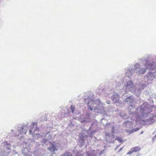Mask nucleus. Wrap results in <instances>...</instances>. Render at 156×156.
Instances as JSON below:
<instances>
[{"label": "nucleus", "mask_w": 156, "mask_h": 156, "mask_svg": "<svg viewBox=\"0 0 156 156\" xmlns=\"http://www.w3.org/2000/svg\"><path fill=\"white\" fill-rule=\"evenodd\" d=\"M135 72V71L134 68V65H129V66L125 69V73L126 74V76L123 78V80H125L127 78L129 79V77L131 76Z\"/></svg>", "instance_id": "obj_9"}, {"label": "nucleus", "mask_w": 156, "mask_h": 156, "mask_svg": "<svg viewBox=\"0 0 156 156\" xmlns=\"http://www.w3.org/2000/svg\"><path fill=\"white\" fill-rule=\"evenodd\" d=\"M151 55H147L139 59V60L140 62L144 65L147 69L153 70L156 68V63L153 61H151Z\"/></svg>", "instance_id": "obj_3"}, {"label": "nucleus", "mask_w": 156, "mask_h": 156, "mask_svg": "<svg viewBox=\"0 0 156 156\" xmlns=\"http://www.w3.org/2000/svg\"><path fill=\"white\" fill-rule=\"evenodd\" d=\"M11 131L12 132H13L14 131V130L13 129H12L11 130Z\"/></svg>", "instance_id": "obj_43"}, {"label": "nucleus", "mask_w": 156, "mask_h": 156, "mask_svg": "<svg viewBox=\"0 0 156 156\" xmlns=\"http://www.w3.org/2000/svg\"><path fill=\"white\" fill-rule=\"evenodd\" d=\"M101 122L103 125L107 124L106 120L104 118H102L101 119Z\"/></svg>", "instance_id": "obj_25"}, {"label": "nucleus", "mask_w": 156, "mask_h": 156, "mask_svg": "<svg viewBox=\"0 0 156 156\" xmlns=\"http://www.w3.org/2000/svg\"><path fill=\"white\" fill-rule=\"evenodd\" d=\"M89 122V120L87 119L83 118L81 120V122L82 123H84Z\"/></svg>", "instance_id": "obj_23"}, {"label": "nucleus", "mask_w": 156, "mask_h": 156, "mask_svg": "<svg viewBox=\"0 0 156 156\" xmlns=\"http://www.w3.org/2000/svg\"><path fill=\"white\" fill-rule=\"evenodd\" d=\"M145 80H141L137 83L136 87L138 93H140L141 90L144 89L148 85V83Z\"/></svg>", "instance_id": "obj_12"}, {"label": "nucleus", "mask_w": 156, "mask_h": 156, "mask_svg": "<svg viewBox=\"0 0 156 156\" xmlns=\"http://www.w3.org/2000/svg\"><path fill=\"white\" fill-rule=\"evenodd\" d=\"M85 102L87 105L88 109L92 111L93 110H97L100 108V105H101V101L99 99L97 98L94 99L90 97H88L84 100Z\"/></svg>", "instance_id": "obj_4"}, {"label": "nucleus", "mask_w": 156, "mask_h": 156, "mask_svg": "<svg viewBox=\"0 0 156 156\" xmlns=\"http://www.w3.org/2000/svg\"><path fill=\"white\" fill-rule=\"evenodd\" d=\"M86 156H95V155L93 153L87 152H86Z\"/></svg>", "instance_id": "obj_28"}, {"label": "nucleus", "mask_w": 156, "mask_h": 156, "mask_svg": "<svg viewBox=\"0 0 156 156\" xmlns=\"http://www.w3.org/2000/svg\"><path fill=\"white\" fill-rule=\"evenodd\" d=\"M70 109L72 113H73L75 109V106L74 105H71L70 107Z\"/></svg>", "instance_id": "obj_26"}, {"label": "nucleus", "mask_w": 156, "mask_h": 156, "mask_svg": "<svg viewBox=\"0 0 156 156\" xmlns=\"http://www.w3.org/2000/svg\"><path fill=\"white\" fill-rule=\"evenodd\" d=\"M133 152H136L140 150V148L139 147L136 146L131 148Z\"/></svg>", "instance_id": "obj_21"}, {"label": "nucleus", "mask_w": 156, "mask_h": 156, "mask_svg": "<svg viewBox=\"0 0 156 156\" xmlns=\"http://www.w3.org/2000/svg\"><path fill=\"white\" fill-rule=\"evenodd\" d=\"M71 154L69 152H66L62 155V156H71Z\"/></svg>", "instance_id": "obj_30"}, {"label": "nucleus", "mask_w": 156, "mask_h": 156, "mask_svg": "<svg viewBox=\"0 0 156 156\" xmlns=\"http://www.w3.org/2000/svg\"><path fill=\"white\" fill-rule=\"evenodd\" d=\"M134 68L135 73L138 75L144 74L146 72L147 70L145 67V68H144L138 63H136L134 64Z\"/></svg>", "instance_id": "obj_10"}, {"label": "nucleus", "mask_w": 156, "mask_h": 156, "mask_svg": "<svg viewBox=\"0 0 156 156\" xmlns=\"http://www.w3.org/2000/svg\"><path fill=\"white\" fill-rule=\"evenodd\" d=\"M23 156H31V153L30 152L28 148H24L22 149Z\"/></svg>", "instance_id": "obj_16"}, {"label": "nucleus", "mask_w": 156, "mask_h": 156, "mask_svg": "<svg viewBox=\"0 0 156 156\" xmlns=\"http://www.w3.org/2000/svg\"><path fill=\"white\" fill-rule=\"evenodd\" d=\"M134 109V104L129 105V106L128 108V109L129 111V113L130 114H132L133 113Z\"/></svg>", "instance_id": "obj_19"}, {"label": "nucleus", "mask_w": 156, "mask_h": 156, "mask_svg": "<svg viewBox=\"0 0 156 156\" xmlns=\"http://www.w3.org/2000/svg\"><path fill=\"white\" fill-rule=\"evenodd\" d=\"M156 138V134L154 136V138H153V139H154V138Z\"/></svg>", "instance_id": "obj_42"}, {"label": "nucleus", "mask_w": 156, "mask_h": 156, "mask_svg": "<svg viewBox=\"0 0 156 156\" xmlns=\"http://www.w3.org/2000/svg\"><path fill=\"white\" fill-rule=\"evenodd\" d=\"M17 131L14 133L13 134L18 139L24 140V135L27 133L28 125L25 124H19L16 126Z\"/></svg>", "instance_id": "obj_5"}, {"label": "nucleus", "mask_w": 156, "mask_h": 156, "mask_svg": "<svg viewBox=\"0 0 156 156\" xmlns=\"http://www.w3.org/2000/svg\"><path fill=\"white\" fill-rule=\"evenodd\" d=\"M120 94L122 96V98L125 102L129 105L134 104V98L133 95H128L126 93H123V91H122Z\"/></svg>", "instance_id": "obj_8"}, {"label": "nucleus", "mask_w": 156, "mask_h": 156, "mask_svg": "<svg viewBox=\"0 0 156 156\" xmlns=\"http://www.w3.org/2000/svg\"><path fill=\"white\" fill-rule=\"evenodd\" d=\"M139 129L137 128L136 129H134L131 130H129V129H126V131L129 134H131L133 133L134 132H136Z\"/></svg>", "instance_id": "obj_20"}, {"label": "nucleus", "mask_w": 156, "mask_h": 156, "mask_svg": "<svg viewBox=\"0 0 156 156\" xmlns=\"http://www.w3.org/2000/svg\"><path fill=\"white\" fill-rule=\"evenodd\" d=\"M77 156H83V155H81V154H80L78 155Z\"/></svg>", "instance_id": "obj_41"}, {"label": "nucleus", "mask_w": 156, "mask_h": 156, "mask_svg": "<svg viewBox=\"0 0 156 156\" xmlns=\"http://www.w3.org/2000/svg\"><path fill=\"white\" fill-rule=\"evenodd\" d=\"M86 115L89 118L90 117V114L89 112H87L86 113Z\"/></svg>", "instance_id": "obj_35"}, {"label": "nucleus", "mask_w": 156, "mask_h": 156, "mask_svg": "<svg viewBox=\"0 0 156 156\" xmlns=\"http://www.w3.org/2000/svg\"><path fill=\"white\" fill-rule=\"evenodd\" d=\"M104 153V150H103L101 151H100V153L99 154V155H101V154H103Z\"/></svg>", "instance_id": "obj_36"}, {"label": "nucleus", "mask_w": 156, "mask_h": 156, "mask_svg": "<svg viewBox=\"0 0 156 156\" xmlns=\"http://www.w3.org/2000/svg\"><path fill=\"white\" fill-rule=\"evenodd\" d=\"M133 153V150H132V149H131L128 152L127 154L130 155L132 154Z\"/></svg>", "instance_id": "obj_32"}, {"label": "nucleus", "mask_w": 156, "mask_h": 156, "mask_svg": "<svg viewBox=\"0 0 156 156\" xmlns=\"http://www.w3.org/2000/svg\"><path fill=\"white\" fill-rule=\"evenodd\" d=\"M97 132V129L93 130L84 129L79 134V142L80 144V146L82 147L85 143V140L88 138L92 137L93 135Z\"/></svg>", "instance_id": "obj_2"}, {"label": "nucleus", "mask_w": 156, "mask_h": 156, "mask_svg": "<svg viewBox=\"0 0 156 156\" xmlns=\"http://www.w3.org/2000/svg\"><path fill=\"white\" fill-rule=\"evenodd\" d=\"M47 135L48 136V137L47 139H43L42 140L41 142V144L42 146H44V145H48V141L49 140H50L51 139V135L50 134H48V133L46 135V136Z\"/></svg>", "instance_id": "obj_14"}, {"label": "nucleus", "mask_w": 156, "mask_h": 156, "mask_svg": "<svg viewBox=\"0 0 156 156\" xmlns=\"http://www.w3.org/2000/svg\"><path fill=\"white\" fill-rule=\"evenodd\" d=\"M50 145L51 146L52 148V151L53 152H55L58 150L57 145L55 144V142H49Z\"/></svg>", "instance_id": "obj_18"}, {"label": "nucleus", "mask_w": 156, "mask_h": 156, "mask_svg": "<svg viewBox=\"0 0 156 156\" xmlns=\"http://www.w3.org/2000/svg\"><path fill=\"white\" fill-rule=\"evenodd\" d=\"M123 148V147H121V148H120L119 149V151H118V153H119V152H120V151H122V148Z\"/></svg>", "instance_id": "obj_39"}, {"label": "nucleus", "mask_w": 156, "mask_h": 156, "mask_svg": "<svg viewBox=\"0 0 156 156\" xmlns=\"http://www.w3.org/2000/svg\"><path fill=\"white\" fill-rule=\"evenodd\" d=\"M52 148L51 146L50 147H48L47 149L48 151H50L51 152H53V151H52Z\"/></svg>", "instance_id": "obj_33"}, {"label": "nucleus", "mask_w": 156, "mask_h": 156, "mask_svg": "<svg viewBox=\"0 0 156 156\" xmlns=\"http://www.w3.org/2000/svg\"><path fill=\"white\" fill-rule=\"evenodd\" d=\"M156 79V71L149 72L144 76V80L149 83H151L153 80Z\"/></svg>", "instance_id": "obj_11"}, {"label": "nucleus", "mask_w": 156, "mask_h": 156, "mask_svg": "<svg viewBox=\"0 0 156 156\" xmlns=\"http://www.w3.org/2000/svg\"><path fill=\"white\" fill-rule=\"evenodd\" d=\"M111 99L113 103L116 105H119L122 103V101L119 99L118 94L116 92L112 94L111 96Z\"/></svg>", "instance_id": "obj_13"}, {"label": "nucleus", "mask_w": 156, "mask_h": 156, "mask_svg": "<svg viewBox=\"0 0 156 156\" xmlns=\"http://www.w3.org/2000/svg\"><path fill=\"white\" fill-rule=\"evenodd\" d=\"M98 92L99 93H103L104 92V89L103 88H100V87H98Z\"/></svg>", "instance_id": "obj_27"}, {"label": "nucleus", "mask_w": 156, "mask_h": 156, "mask_svg": "<svg viewBox=\"0 0 156 156\" xmlns=\"http://www.w3.org/2000/svg\"><path fill=\"white\" fill-rule=\"evenodd\" d=\"M98 122L96 120H93L92 121L91 124L89 128V130H93L96 129L98 126Z\"/></svg>", "instance_id": "obj_15"}, {"label": "nucleus", "mask_w": 156, "mask_h": 156, "mask_svg": "<svg viewBox=\"0 0 156 156\" xmlns=\"http://www.w3.org/2000/svg\"><path fill=\"white\" fill-rule=\"evenodd\" d=\"M21 145L23 147V148L22 149H24V148H28V144L27 143L23 141V142L21 144Z\"/></svg>", "instance_id": "obj_22"}, {"label": "nucleus", "mask_w": 156, "mask_h": 156, "mask_svg": "<svg viewBox=\"0 0 156 156\" xmlns=\"http://www.w3.org/2000/svg\"><path fill=\"white\" fill-rule=\"evenodd\" d=\"M143 133V131H142L140 133V134H142Z\"/></svg>", "instance_id": "obj_40"}, {"label": "nucleus", "mask_w": 156, "mask_h": 156, "mask_svg": "<svg viewBox=\"0 0 156 156\" xmlns=\"http://www.w3.org/2000/svg\"><path fill=\"white\" fill-rule=\"evenodd\" d=\"M11 146L9 142H5L2 145L0 156H8L11 151Z\"/></svg>", "instance_id": "obj_7"}, {"label": "nucleus", "mask_w": 156, "mask_h": 156, "mask_svg": "<svg viewBox=\"0 0 156 156\" xmlns=\"http://www.w3.org/2000/svg\"><path fill=\"white\" fill-rule=\"evenodd\" d=\"M36 131H33V129H31V128L29 130V133L30 134H31L32 135H33V133L34 132H35Z\"/></svg>", "instance_id": "obj_31"}, {"label": "nucleus", "mask_w": 156, "mask_h": 156, "mask_svg": "<svg viewBox=\"0 0 156 156\" xmlns=\"http://www.w3.org/2000/svg\"><path fill=\"white\" fill-rule=\"evenodd\" d=\"M115 130V127H112V128L111 132L112 133H114Z\"/></svg>", "instance_id": "obj_34"}, {"label": "nucleus", "mask_w": 156, "mask_h": 156, "mask_svg": "<svg viewBox=\"0 0 156 156\" xmlns=\"http://www.w3.org/2000/svg\"><path fill=\"white\" fill-rule=\"evenodd\" d=\"M154 98H156V95H154Z\"/></svg>", "instance_id": "obj_44"}, {"label": "nucleus", "mask_w": 156, "mask_h": 156, "mask_svg": "<svg viewBox=\"0 0 156 156\" xmlns=\"http://www.w3.org/2000/svg\"><path fill=\"white\" fill-rule=\"evenodd\" d=\"M115 140H117L119 142L121 143V144L123 142L122 138L119 136L115 138Z\"/></svg>", "instance_id": "obj_29"}, {"label": "nucleus", "mask_w": 156, "mask_h": 156, "mask_svg": "<svg viewBox=\"0 0 156 156\" xmlns=\"http://www.w3.org/2000/svg\"><path fill=\"white\" fill-rule=\"evenodd\" d=\"M37 122H32L30 127L31 129H33L34 131H37L39 130L38 128L37 125Z\"/></svg>", "instance_id": "obj_17"}, {"label": "nucleus", "mask_w": 156, "mask_h": 156, "mask_svg": "<svg viewBox=\"0 0 156 156\" xmlns=\"http://www.w3.org/2000/svg\"><path fill=\"white\" fill-rule=\"evenodd\" d=\"M111 101L110 100H107L106 101V103L107 104H111Z\"/></svg>", "instance_id": "obj_38"}, {"label": "nucleus", "mask_w": 156, "mask_h": 156, "mask_svg": "<svg viewBox=\"0 0 156 156\" xmlns=\"http://www.w3.org/2000/svg\"><path fill=\"white\" fill-rule=\"evenodd\" d=\"M100 115L101 116L103 117L104 118L105 117L107 116V114L106 112L105 111H102V112H101Z\"/></svg>", "instance_id": "obj_24"}, {"label": "nucleus", "mask_w": 156, "mask_h": 156, "mask_svg": "<svg viewBox=\"0 0 156 156\" xmlns=\"http://www.w3.org/2000/svg\"><path fill=\"white\" fill-rule=\"evenodd\" d=\"M152 108L153 106L147 102L144 103L140 108H137L136 115L137 119L142 120L147 124H153L155 121L154 118L156 116L153 114H150Z\"/></svg>", "instance_id": "obj_1"}, {"label": "nucleus", "mask_w": 156, "mask_h": 156, "mask_svg": "<svg viewBox=\"0 0 156 156\" xmlns=\"http://www.w3.org/2000/svg\"><path fill=\"white\" fill-rule=\"evenodd\" d=\"M120 145V144L116 146V147L115 148L114 150L116 151V150H117L118 149V148L119 147Z\"/></svg>", "instance_id": "obj_37"}, {"label": "nucleus", "mask_w": 156, "mask_h": 156, "mask_svg": "<svg viewBox=\"0 0 156 156\" xmlns=\"http://www.w3.org/2000/svg\"><path fill=\"white\" fill-rule=\"evenodd\" d=\"M126 83L124 84L123 88L120 90L119 93H121L122 91H123V93H126L129 91L133 93H135L136 90L133 82L131 80H127V79H126Z\"/></svg>", "instance_id": "obj_6"}]
</instances>
